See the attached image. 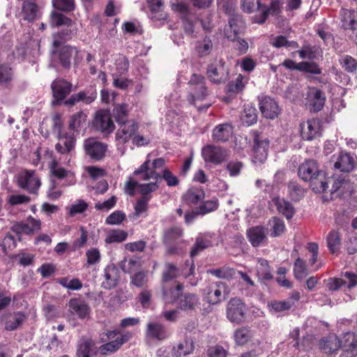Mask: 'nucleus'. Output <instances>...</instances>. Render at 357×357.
Wrapping results in <instances>:
<instances>
[{"mask_svg":"<svg viewBox=\"0 0 357 357\" xmlns=\"http://www.w3.org/2000/svg\"><path fill=\"white\" fill-rule=\"evenodd\" d=\"M298 175L305 182L310 183V187L316 193H321L327 190L328 180L325 172L319 169L314 160H306L298 169Z\"/></svg>","mask_w":357,"mask_h":357,"instance_id":"nucleus-1","label":"nucleus"},{"mask_svg":"<svg viewBox=\"0 0 357 357\" xmlns=\"http://www.w3.org/2000/svg\"><path fill=\"white\" fill-rule=\"evenodd\" d=\"M190 91L188 96L189 102L197 107L199 111L206 110L211 104L197 106L196 102L204 100L208 96V89L206 86V79L204 76L192 74L188 82Z\"/></svg>","mask_w":357,"mask_h":357,"instance_id":"nucleus-2","label":"nucleus"},{"mask_svg":"<svg viewBox=\"0 0 357 357\" xmlns=\"http://www.w3.org/2000/svg\"><path fill=\"white\" fill-rule=\"evenodd\" d=\"M50 24L52 27H61L56 37L61 40H68L77 33L76 23L60 11L53 10L50 17Z\"/></svg>","mask_w":357,"mask_h":357,"instance_id":"nucleus-3","label":"nucleus"},{"mask_svg":"<svg viewBox=\"0 0 357 357\" xmlns=\"http://www.w3.org/2000/svg\"><path fill=\"white\" fill-rule=\"evenodd\" d=\"M252 161L256 165H261L266 160L270 146L268 138L258 131L252 132Z\"/></svg>","mask_w":357,"mask_h":357,"instance_id":"nucleus-4","label":"nucleus"},{"mask_svg":"<svg viewBox=\"0 0 357 357\" xmlns=\"http://www.w3.org/2000/svg\"><path fill=\"white\" fill-rule=\"evenodd\" d=\"M61 43L59 40H54L53 45L54 49L52 51V59L54 61L58 60L63 68L69 69L71 66V59L74 58L75 59L79 51L76 47L69 45H65L59 48Z\"/></svg>","mask_w":357,"mask_h":357,"instance_id":"nucleus-5","label":"nucleus"},{"mask_svg":"<svg viewBox=\"0 0 357 357\" xmlns=\"http://www.w3.org/2000/svg\"><path fill=\"white\" fill-rule=\"evenodd\" d=\"M119 128L117 130L115 139L116 142V147L121 155H123L126 147L125 144L130 140H132L135 134L138 131V124L136 121H132L125 124L119 125Z\"/></svg>","mask_w":357,"mask_h":357,"instance_id":"nucleus-6","label":"nucleus"},{"mask_svg":"<svg viewBox=\"0 0 357 357\" xmlns=\"http://www.w3.org/2000/svg\"><path fill=\"white\" fill-rule=\"evenodd\" d=\"M229 289L225 282H211L204 289L203 294L207 303L215 305L225 300L229 294Z\"/></svg>","mask_w":357,"mask_h":357,"instance_id":"nucleus-7","label":"nucleus"},{"mask_svg":"<svg viewBox=\"0 0 357 357\" xmlns=\"http://www.w3.org/2000/svg\"><path fill=\"white\" fill-rule=\"evenodd\" d=\"M181 273L185 278L195 274V265L192 259L186 260L181 271L174 264L166 263L162 273V283L172 282V280Z\"/></svg>","mask_w":357,"mask_h":357,"instance_id":"nucleus-8","label":"nucleus"},{"mask_svg":"<svg viewBox=\"0 0 357 357\" xmlns=\"http://www.w3.org/2000/svg\"><path fill=\"white\" fill-rule=\"evenodd\" d=\"M51 89L53 96L52 105L57 106L66 100V98L72 91L73 84L66 79L59 77L51 83Z\"/></svg>","mask_w":357,"mask_h":357,"instance_id":"nucleus-9","label":"nucleus"},{"mask_svg":"<svg viewBox=\"0 0 357 357\" xmlns=\"http://www.w3.org/2000/svg\"><path fill=\"white\" fill-rule=\"evenodd\" d=\"M257 10L260 13L254 16L253 21L259 24H264L269 15L277 17L282 12L280 0H272L269 6L263 4L260 0H257Z\"/></svg>","mask_w":357,"mask_h":357,"instance_id":"nucleus-10","label":"nucleus"},{"mask_svg":"<svg viewBox=\"0 0 357 357\" xmlns=\"http://www.w3.org/2000/svg\"><path fill=\"white\" fill-rule=\"evenodd\" d=\"M206 74L212 83H224L229 78V69L223 59L216 60L208 65Z\"/></svg>","mask_w":357,"mask_h":357,"instance_id":"nucleus-11","label":"nucleus"},{"mask_svg":"<svg viewBox=\"0 0 357 357\" xmlns=\"http://www.w3.org/2000/svg\"><path fill=\"white\" fill-rule=\"evenodd\" d=\"M50 172L54 177L58 180L64 179L62 186H70L76 183L77 180L73 172L68 170L61 166L54 158L49 164Z\"/></svg>","mask_w":357,"mask_h":357,"instance_id":"nucleus-12","label":"nucleus"},{"mask_svg":"<svg viewBox=\"0 0 357 357\" xmlns=\"http://www.w3.org/2000/svg\"><path fill=\"white\" fill-rule=\"evenodd\" d=\"M17 184L30 193H36L40 185V181L34 170H24L18 174Z\"/></svg>","mask_w":357,"mask_h":357,"instance_id":"nucleus-13","label":"nucleus"},{"mask_svg":"<svg viewBox=\"0 0 357 357\" xmlns=\"http://www.w3.org/2000/svg\"><path fill=\"white\" fill-rule=\"evenodd\" d=\"M246 307L240 298H231L227 307V317L232 323L240 324L245 319Z\"/></svg>","mask_w":357,"mask_h":357,"instance_id":"nucleus-14","label":"nucleus"},{"mask_svg":"<svg viewBox=\"0 0 357 357\" xmlns=\"http://www.w3.org/2000/svg\"><path fill=\"white\" fill-rule=\"evenodd\" d=\"M202 155L206 162L220 165L227 158V151L213 144H208L202 148Z\"/></svg>","mask_w":357,"mask_h":357,"instance_id":"nucleus-15","label":"nucleus"},{"mask_svg":"<svg viewBox=\"0 0 357 357\" xmlns=\"http://www.w3.org/2000/svg\"><path fill=\"white\" fill-rule=\"evenodd\" d=\"M97 90L95 85H91L77 93H73L65 102L66 106H73L82 102L86 105L92 103L97 98Z\"/></svg>","mask_w":357,"mask_h":357,"instance_id":"nucleus-16","label":"nucleus"},{"mask_svg":"<svg viewBox=\"0 0 357 357\" xmlns=\"http://www.w3.org/2000/svg\"><path fill=\"white\" fill-rule=\"evenodd\" d=\"M259 109L264 117L274 119L280 113V108L278 103L268 96H258Z\"/></svg>","mask_w":357,"mask_h":357,"instance_id":"nucleus-17","label":"nucleus"},{"mask_svg":"<svg viewBox=\"0 0 357 357\" xmlns=\"http://www.w3.org/2000/svg\"><path fill=\"white\" fill-rule=\"evenodd\" d=\"M306 100L309 104L310 111L318 112L324 108L326 102V95L322 90L317 87H309L306 93Z\"/></svg>","mask_w":357,"mask_h":357,"instance_id":"nucleus-18","label":"nucleus"},{"mask_svg":"<svg viewBox=\"0 0 357 357\" xmlns=\"http://www.w3.org/2000/svg\"><path fill=\"white\" fill-rule=\"evenodd\" d=\"M86 154L92 160L98 161L102 160L107 151V146L105 144L96 140L94 138H88L84 143Z\"/></svg>","mask_w":357,"mask_h":357,"instance_id":"nucleus-19","label":"nucleus"},{"mask_svg":"<svg viewBox=\"0 0 357 357\" xmlns=\"http://www.w3.org/2000/svg\"><path fill=\"white\" fill-rule=\"evenodd\" d=\"M94 126L102 132L111 133L115 129L112 117L108 109H100L96 114Z\"/></svg>","mask_w":357,"mask_h":357,"instance_id":"nucleus-20","label":"nucleus"},{"mask_svg":"<svg viewBox=\"0 0 357 357\" xmlns=\"http://www.w3.org/2000/svg\"><path fill=\"white\" fill-rule=\"evenodd\" d=\"M102 278L104 280L101 283V287L107 290L114 289L120 279L119 269L113 264H109L104 268Z\"/></svg>","mask_w":357,"mask_h":357,"instance_id":"nucleus-21","label":"nucleus"},{"mask_svg":"<svg viewBox=\"0 0 357 357\" xmlns=\"http://www.w3.org/2000/svg\"><path fill=\"white\" fill-rule=\"evenodd\" d=\"M183 293V285L176 281L162 283V298L165 303H176Z\"/></svg>","mask_w":357,"mask_h":357,"instance_id":"nucleus-22","label":"nucleus"},{"mask_svg":"<svg viewBox=\"0 0 357 357\" xmlns=\"http://www.w3.org/2000/svg\"><path fill=\"white\" fill-rule=\"evenodd\" d=\"M42 8L34 1L24 0L22 6L21 15L22 20L29 22H34L40 18Z\"/></svg>","mask_w":357,"mask_h":357,"instance_id":"nucleus-23","label":"nucleus"},{"mask_svg":"<svg viewBox=\"0 0 357 357\" xmlns=\"http://www.w3.org/2000/svg\"><path fill=\"white\" fill-rule=\"evenodd\" d=\"M131 107L125 102L115 104L110 112L112 119L119 125L128 123L135 120H129Z\"/></svg>","mask_w":357,"mask_h":357,"instance_id":"nucleus-24","label":"nucleus"},{"mask_svg":"<svg viewBox=\"0 0 357 357\" xmlns=\"http://www.w3.org/2000/svg\"><path fill=\"white\" fill-rule=\"evenodd\" d=\"M59 142L55 144L56 151L62 155L69 154L70 156L75 150L76 139L73 134L66 133L56 137Z\"/></svg>","mask_w":357,"mask_h":357,"instance_id":"nucleus-25","label":"nucleus"},{"mask_svg":"<svg viewBox=\"0 0 357 357\" xmlns=\"http://www.w3.org/2000/svg\"><path fill=\"white\" fill-rule=\"evenodd\" d=\"M70 311L76 314L79 319L84 320L88 319L91 312V307L83 299L73 298L68 301Z\"/></svg>","mask_w":357,"mask_h":357,"instance_id":"nucleus-26","label":"nucleus"},{"mask_svg":"<svg viewBox=\"0 0 357 357\" xmlns=\"http://www.w3.org/2000/svg\"><path fill=\"white\" fill-rule=\"evenodd\" d=\"M244 27L245 22L242 15H232L229 19L228 26L225 28V36L228 39L234 40Z\"/></svg>","mask_w":357,"mask_h":357,"instance_id":"nucleus-27","label":"nucleus"},{"mask_svg":"<svg viewBox=\"0 0 357 357\" xmlns=\"http://www.w3.org/2000/svg\"><path fill=\"white\" fill-rule=\"evenodd\" d=\"M132 335L130 332H126L121 334V335L117 337L114 340L101 345L99 348L100 353L105 356L116 352L124 343L127 342L132 337Z\"/></svg>","mask_w":357,"mask_h":357,"instance_id":"nucleus-28","label":"nucleus"},{"mask_svg":"<svg viewBox=\"0 0 357 357\" xmlns=\"http://www.w3.org/2000/svg\"><path fill=\"white\" fill-rule=\"evenodd\" d=\"M41 229V222L32 216H29L26 222H18L13 227V230L17 234L29 235L38 232Z\"/></svg>","mask_w":357,"mask_h":357,"instance_id":"nucleus-29","label":"nucleus"},{"mask_svg":"<svg viewBox=\"0 0 357 357\" xmlns=\"http://www.w3.org/2000/svg\"><path fill=\"white\" fill-rule=\"evenodd\" d=\"M199 299L196 294L186 293L180 295L176 303L177 307L184 312L192 311L199 304Z\"/></svg>","mask_w":357,"mask_h":357,"instance_id":"nucleus-30","label":"nucleus"},{"mask_svg":"<svg viewBox=\"0 0 357 357\" xmlns=\"http://www.w3.org/2000/svg\"><path fill=\"white\" fill-rule=\"evenodd\" d=\"M342 341L335 334L323 337L319 344L321 350L328 354H333L341 347Z\"/></svg>","mask_w":357,"mask_h":357,"instance_id":"nucleus-31","label":"nucleus"},{"mask_svg":"<svg viewBox=\"0 0 357 357\" xmlns=\"http://www.w3.org/2000/svg\"><path fill=\"white\" fill-rule=\"evenodd\" d=\"M233 134V127L230 123H226L216 126L212 133V138L215 142H226Z\"/></svg>","mask_w":357,"mask_h":357,"instance_id":"nucleus-32","label":"nucleus"},{"mask_svg":"<svg viewBox=\"0 0 357 357\" xmlns=\"http://www.w3.org/2000/svg\"><path fill=\"white\" fill-rule=\"evenodd\" d=\"M266 228L262 226H256L248 229V238L253 247H259L264 241L266 240Z\"/></svg>","mask_w":357,"mask_h":357,"instance_id":"nucleus-33","label":"nucleus"},{"mask_svg":"<svg viewBox=\"0 0 357 357\" xmlns=\"http://www.w3.org/2000/svg\"><path fill=\"white\" fill-rule=\"evenodd\" d=\"M334 168L342 172H350L354 168V158L349 153H340L334 163Z\"/></svg>","mask_w":357,"mask_h":357,"instance_id":"nucleus-34","label":"nucleus"},{"mask_svg":"<svg viewBox=\"0 0 357 357\" xmlns=\"http://www.w3.org/2000/svg\"><path fill=\"white\" fill-rule=\"evenodd\" d=\"M244 78L243 75L239 74L234 79L229 81L225 86L226 95L231 97L241 93L245 88Z\"/></svg>","mask_w":357,"mask_h":357,"instance_id":"nucleus-35","label":"nucleus"},{"mask_svg":"<svg viewBox=\"0 0 357 357\" xmlns=\"http://www.w3.org/2000/svg\"><path fill=\"white\" fill-rule=\"evenodd\" d=\"M204 197L205 192L202 188H191L182 196V200L187 205L192 206L197 204Z\"/></svg>","mask_w":357,"mask_h":357,"instance_id":"nucleus-36","label":"nucleus"},{"mask_svg":"<svg viewBox=\"0 0 357 357\" xmlns=\"http://www.w3.org/2000/svg\"><path fill=\"white\" fill-rule=\"evenodd\" d=\"M87 125V114L83 111H79L70 116L69 128L74 132H78L82 129H86Z\"/></svg>","mask_w":357,"mask_h":357,"instance_id":"nucleus-37","label":"nucleus"},{"mask_svg":"<svg viewBox=\"0 0 357 357\" xmlns=\"http://www.w3.org/2000/svg\"><path fill=\"white\" fill-rule=\"evenodd\" d=\"M146 334L149 337L159 340H165L168 337L165 326L158 322H151L147 325Z\"/></svg>","mask_w":357,"mask_h":357,"instance_id":"nucleus-38","label":"nucleus"},{"mask_svg":"<svg viewBox=\"0 0 357 357\" xmlns=\"http://www.w3.org/2000/svg\"><path fill=\"white\" fill-rule=\"evenodd\" d=\"M195 349V343L191 337H186L180 342L176 347L172 349V354L176 357H181L191 354Z\"/></svg>","mask_w":357,"mask_h":357,"instance_id":"nucleus-39","label":"nucleus"},{"mask_svg":"<svg viewBox=\"0 0 357 357\" xmlns=\"http://www.w3.org/2000/svg\"><path fill=\"white\" fill-rule=\"evenodd\" d=\"M273 202L277 208L279 213L286 217L287 220H290L294 215L295 210L293 205L284 199L278 197L273 199Z\"/></svg>","mask_w":357,"mask_h":357,"instance_id":"nucleus-40","label":"nucleus"},{"mask_svg":"<svg viewBox=\"0 0 357 357\" xmlns=\"http://www.w3.org/2000/svg\"><path fill=\"white\" fill-rule=\"evenodd\" d=\"M307 124V130H302L301 131V136L303 139L309 141L321 135V126L319 120H308Z\"/></svg>","mask_w":357,"mask_h":357,"instance_id":"nucleus-41","label":"nucleus"},{"mask_svg":"<svg viewBox=\"0 0 357 357\" xmlns=\"http://www.w3.org/2000/svg\"><path fill=\"white\" fill-rule=\"evenodd\" d=\"M257 263L259 266L257 268V275L259 280L260 282L271 280L273 278V275L268 261L265 259L259 258Z\"/></svg>","mask_w":357,"mask_h":357,"instance_id":"nucleus-42","label":"nucleus"},{"mask_svg":"<svg viewBox=\"0 0 357 357\" xmlns=\"http://www.w3.org/2000/svg\"><path fill=\"white\" fill-rule=\"evenodd\" d=\"M342 28L345 30L356 31L357 27L356 14L354 10L343 9L342 10Z\"/></svg>","mask_w":357,"mask_h":357,"instance_id":"nucleus-43","label":"nucleus"},{"mask_svg":"<svg viewBox=\"0 0 357 357\" xmlns=\"http://www.w3.org/2000/svg\"><path fill=\"white\" fill-rule=\"evenodd\" d=\"M211 245V237L207 234H200L195 240V243L193 245L190 250L191 257H194L198 255L201 252L206 249Z\"/></svg>","mask_w":357,"mask_h":357,"instance_id":"nucleus-44","label":"nucleus"},{"mask_svg":"<svg viewBox=\"0 0 357 357\" xmlns=\"http://www.w3.org/2000/svg\"><path fill=\"white\" fill-rule=\"evenodd\" d=\"M302 59H307L309 60L317 59L322 56V50L319 47L305 45L296 52Z\"/></svg>","mask_w":357,"mask_h":357,"instance_id":"nucleus-45","label":"nucleus"},{"mask_svg":"<svg viewBox=\"0 0 357 357\" xmlns=\"http://www.w3.org/2000/svg\"><path fill=\"white\" fill-rule=\"evenodd\" d=\"M93 342L89 338H82L77 344L76 357H91L93 353Z\"/></svg>","mask_w":357,"mask_h":357,"instance_id":"nucleus-46","label":"nucleus"},{"mask_svg":"<svg viewBox=\"0 0 357 357\" xmlns=\"http://www.w3.org/2000/svg\"><path fill=\"white\" fill-rule=\"evenodd\" d=\"M147 3L151 10V18L155 20H166L167 15L162 11V0H148Z\"/></svg>","mask_w":357,"mask_h":357,"instance_id":"nucleus-47","label":"nucleus"},{"mask_svg":"<svg viewBox=\"0 0 357 357\" xmlns=\"http://www.w3.org/2000/svg\"><path fill=\"white\" fill-rule=\"evenodd\" d=\"M327 247L332 254L339 252L341 245L340 234L337 230H331L326 236Z\"/></svg>","mask_w":357,"mask_h":357,"instance_id":"nucleus-48","label":"nucleus"},{"mask_svg":"<svg viewBox=\"0 0 357 357\" xmlns=\"http://www.w3.org/2000/svg\"><path fill=\"white\" fill-rule=\"evenodd\" d=\"M294 275L298 280H303L309 274L305 260L298 257L294 264Z\"/></svg>","mask_w":357,"mask_h":357,"instance_id":"nucleus-49","label":"nucleus"},{"mask_svg":"<svg viewBox=\"0 0 357 357\" xmlns=\"http://www.w3.org/2000/svg\"><path fill=\"white\" fill-rule=\"evenodd\" d=\"M341 67L348 73L354 74L357 71V60L350 55L344 54L339 59Z\"/></svg>","mask_w":357,"mask_h":357,"instance_id":"nucleus-50","label":"nucleus"},{"mask_svg":"<svg viewBox=\"0 0 357 357\" xmlns=\"http://www.w3.org/2000/svg\"><path fill=\"white\" fill-rule=\"evenodd\" d=\"M218 206V199L213 197L211 199L202 202L197 208L198 209V213H199L201 215H204L216 211Z\"/></svg>","mask_w":357,"mask_h":357,"instance_id":"nucleus-51","label":"nucleus"},{"mask_svg":"<svg viewBox=\"0 0 357 357\" xmlns=\"http://www.w3.org/2000/svg\"><path fill=\"white\" fill-rule=\"evenodd\" d=\"M13 70L7 63H0V86H8L13 80Z\"/></svg>","mask_w":357,"mask_h":357,"instance_id":"nucleus-52","label":"nucleus"},{"mask_svg":"<svg viewBox=\"0 0 357 357\" xmlns=\"http://www.w3.org/2000/svg\"><path fill=\"white\" fill-rule=\"evenodd\" d=\"M241 119L243 123L246 124L248 126L255 123L257 121L256 109L249 105H245Z\"/></svg>","mask_w":357,"mask_h":357,"instance_id":"nucleus-53","label":"nucleus"},{"mask_svg":"<svg viewBox=\"0 0 357 357\" xmlns=\"http://www.w3.org/2000/svg\"><path fill=\"white\" fill-rule=\"evenodd\" d=\"M288 192L291 200L298 202L304 197L305 190L301 185L296 181H290L287 185Z\"/></svg>","mask_w":357,"mask_h":357,"instance_id":"nucleus-54","label":"nucleus"},{"mask_svg":"<svg viewBox=\"0 0 357 357\" xmlns=\"http://www.w3.org/2000/svg\"><path fill=\"white\" fill-rule=\"evenodd\" d=\"M128 237V233L121 229H112L106 236L105 243L111 244L114 243H121Z\"/></svg>","mask_w":357,"mask_h":357,"instance_id":"nucleus-55","label":"nucleus"},{"mask_svg":"<svg viewBox=\"0 0 357 357\" xmlns=\"http://www.w3.org/2000/svg\"><path fill=\"white\" fill-rule=\"evenodd\" d=\"M52 3L57 11L70 13L75 9V0H52Z\"/></svg>","mask_w":357,"mask_h":357,"instance_id":"nucleus-56","label":"nucleus"},{"mask_svg":"<svg viewBox=\"0 0 357 357\" xmlns=\"http://www.w3.org/2000/svg\"><path fill=\"white\" fill-rule=\"evenodd\" d=\"M63 287L70 290H79L82 288V282L78 278H73L69 280L68 278L64 277L59 278L56 281Z\"/></svg>","mask_w":357,"mask_h":357,"instance_id":"nucleus-57","label":"nucleus"},{"mask_svg":"<svg viewBox=\"0 0 357 357\" xmlns=\"http://www.w3.org/2000/svg\"><path fill=\"white\" fill-rule=\"evenodd\" d=\"M24 315L22 313H17L10 316L6 321L5 328L7 331H15L24 321Z\"/></svg>","mask_w":357,"mask_h":357,"instance_id":"nucleus-58","label":"nucleus"},{"mask_svg":"<svg viewBox=\"0 0 357 357\" xmlns=\"http://www.w3.org/2000/svg\"><path fill=\"white\" fill-rule=\"evenodd\" d=\"M158 188L159 185L156 182L139 184V192L142 195L141 198L146 197V199L151 200L152 198V195L151 194L158 190Z\"/></svg>","mask_w":357,"mask_h":357,"instance_id":"nucleus-59","label":"nucleus"},{"mask_svg":"<svg viewBox=\"0 0 357 357\" xmlns=\"http://www.w3.org/2000/svg\"><path fill=\"white\" fill-rule=\"evenodd\" d=\"M147 282L148 275L145 271H137L130 276V284L137 288L143 287Z\"/></svg>","mask_w":357,"mask_h":357,"instance_id":"nucleus-60","label":"nucleus"},{"mask_svg":"<svg viewBox=\"0 0 357 357\" xmlns=\"http://www.w3.org/2000/svg\"><path fill=\"white\" fill-rule=\"evenodd\" d=\"M271 311L281 312L288 310L293 307V302L284 301H272L268 304Z\"/></svg>","mask_w":357,"mask_h":357,"instance_id":"nucleus-61","label":"nucleus"},{"mask_svg":"<svg viewBox=\"0 0 357 357\" xmlns=\"http://www.w3.org/2000/svg\"><path fill=\"white\" fill-rule=\"evenodd\" d=\"M126 218V215L123 211L116 210L107 217L105 224L109 225H121Z\"/></svg>","mask_w":357,"mask_h":357,"instance_id":"nucleus-62","label":"nucleus"},{"mask_svg":"<svg viewBox=\"0 0 357 357\" xmlns=\"http://www.w3.org/2000/svg\"><path fill=\"white\" fill-rule=\"evenodd\" d=\"M213 47V43L210 38L205 37L203 40L198 42L196 46L197 50L200 56L208 55Z\"/></svg>","mask_w":357,"mask_h":357,"instance_id":"nucleus-63","label":"nucleus"},{"mask_svg":"<svg viewBox=\"0 0 357 357\" xmlns=\"http://www.w3.org/2000/svg\"><path fill=\"white\" fill-rule=\"evenodd\" d=\"M272 223L271 236L278 237L281 236L286 229L284 221L279 218L274 217L272 219Z\"/></svg>","mask_w":357,"mask_h":357,"instance_id":"nucleus-64","label":"nucleus"}]
</instances>
